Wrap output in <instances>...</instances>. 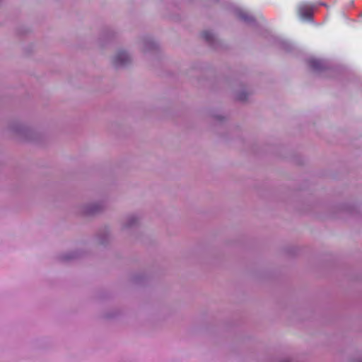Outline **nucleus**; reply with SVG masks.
<instances>
[{
  "label": "nucleus",
  "instance_id": "obj_3",
  "mask_svg": "<svg viewBox=\"0 0 362 362\" xmlns=\"http://www.w3.org/2000/svg\"><path fill=\"white\" fill-rule=\"evenodd\" d=\"M310 66L313 69L320 70L322 68V63L318 59H311L309 62Z\"/></svg>",
  "mask_w": 362,
  "mask_h": 362
},
{
  "label": "nucleus",
  "instance_id": "obj_1",
  "mask_svg": "<svg viewBox=\"0 0 362 362\" xmlns=\"http://www.w3.org/2000/svg\"><path fill=\"white\" fill-rule=\"evenodd\" d=\"M298 13L303 19H308L312 16V9L305 4L298 6Z\"/></svg>",
  "mask_w": 362,
  "mask_h": 362
},
{
  "label": "nucleus",
  "instance_id": "obj_2",
  "mask_svg": "<svg viewBox=\"0 0 362 362\" xmlns=\"http://www.w3.org/2000/svg\"><path fill=\"white\" fill-rule=\"evenodd\" d=\"M129 59L128 54L125 52H119L115 57L114 63L115 65H123Z\"/></svg>",
  "mask_w": 362,
  "mask_h": 362
},
{
  "label": "nucleus",
  "instance_id": "obj_4",
  "mask_svg": "<svg viewBox=\"0 0 362 362\" xmlns=\"http://www.w3.org/2000/svg\"><path fill=\"white\" fill-rule=\"evenodd\" d=\"M202 37L207 42H211L213 39V35L209 31H204L202 34Z\"/></svg>",
  "mask_w": 362,
  "mask_h": 362
},
{
  "label": "nucleus",
  "instance_id": "obj_5",
  "mask_svg": "<svg viewBox=\"0 0 362 362\" xmlns=\"http://www.w3.org/2000/svg\"><path fill=\"white\" fill-rule=\"evenodd\" d=\"M240 17L241 19L245 21H252V18L250 17L247 13H240Z\"/></svg>",
  "mask_w": 362,
  "mask_h": 362
}]
</instances>
